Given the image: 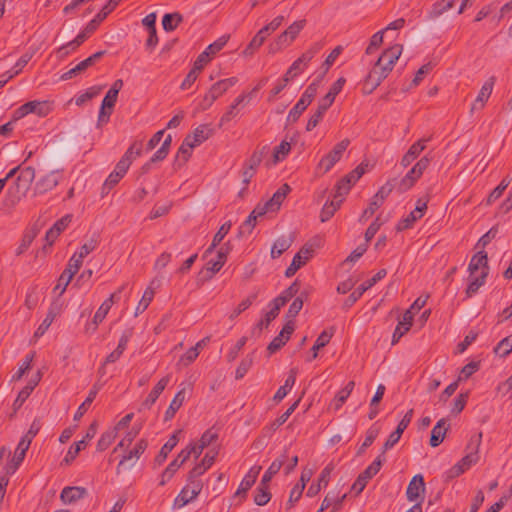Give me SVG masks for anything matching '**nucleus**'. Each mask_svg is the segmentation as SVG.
<instances>
[{
    "label": "nucleus",
    "instance_id": "4468645a",
    "mask_svg": "<svg viewBox=\"0 0 512 512\" xmlns=\"http://www.w3.org/2000/svg\"><path fill=\"white\" fill-rule=\"evenodd\" d=\"M61 309L62 304L59 302V300H54L48 309L45 319L42 321V323L35 331L34 337L38 338L44 335V333L48 330L54 319L60 314Z\"/></svg>",
    "mask_w": 512,
    "mask_h": 512
},
{
    "label": "nucleus",
    "instance_id": "f704fd0d",
    "mask_svg": "<svg viewBox=\"0 0 512 512\" xmlns=\"http://www.w3.org/2000/svg\"><path fill=\"white\" fill-rule=\"evenodd\" d=\"M300 399L296 400L283 414H281L274 422L265 427L263 431L266 435L274 433L281 425H283L298 407Z\"/></svg>",
    "mask_w": 512,
    "mask_h": 512
},
{
    "label": "nucleus",
    "instance_id": "ddd939ff",
    "mask_svg": "<svg viewBox=\"0 0 512 512\" xmlns=\"http://www.w3.org/2000/svg\"><path fill=\"white\" fill-rule=\"evenodd\" d=\"M230 251L228 243H225L217 251L216 260H209L206 266L207 276L206 279H211L225 264L227 255Z\"/></svg>",
    "mask_w": 512,
    "mask_h": 512
},
{
    "label": "nucleus",
    "instance_id": "4be33fe9",
    "mask_svg": "<svg viewBox=\"0 0 512 512\" xmlns=\"http://www.w3.org/2000/svg\"><path fill=\"white\" fill-rule=\"evenodd\" d=\"M87 495V489L80 486H67L63 488L60 499L64 504L74 503Z\"/></svg>",
    "mask_w": 512,
    "mask_h": 512
},
{
    "label": "nucleus",
    "instance_id": "5701e85b",
    "mask_svg": "<svg viewBox=\"0 0 512 512\" xmlns=\"http://www.w3.org/2000/svg\"><path fill=\"white\" fill-rule=\"evenodd\" d=\"M414 314L411 312V310H406L402 316V320H400L394 330V333L392 335V344L398 343L400 338L407 333L411 326L413 321Z\"/></svg>",
    "mask_w": 512,
    "mask_h": 512
},
{
    "label": "nucleus",
    "instance_id": "cd10ccee",
    "mask_svg": "<svg viewBox=\"0 0 512 512\" xmlns=\"http://www.w3.org/2000/svg\"><path fill=\"white\" fill-rule=\"evenodd\" d=\"M448 428L449 424L444 418L440 419L436 423L431 431V437L429 441L431 447H438L443 442Z\"/></svg>",
    "mask_w": 512,
    "mask_h": 512
},
{
    "label": "nucleus",
    "instance_id": "423d86ee",
    "mask_svg": "<svg viewBox=\"0 0 512 512\" xmlns=\"http://www.w3.org/2000/svg\"><path fill=\"white\" fill-rule=\"evenodd\" d=\"M386 275V269H380L372 278L363 282L344 301L343 309H349L363 295L364 292L373 287L378 281L382 280Z\"/></svg>",
    "mask_w": 512,
    "mask_h": 512
},
{
    "label": "nucleus",
    "instance_id": "c9c22d12",
    "mask_svg": "<svg viewBox=\"0 0 512 512\" xmlns=\"http://www.w3.org/2000/svg\"><path fill=\"white\" fill-rule=\"evenodd\" d=\"M214 134V129L207 124H201L193 130L191 141L195 146L200 145Z\"/></svg>",
    "mask_w": 512,
    "mask_h": 512
},
{
    "label": "nucleus",
    "instance_id": "7ed1b4c3",
    "mask_svg": "<svg viewBox=\"0 0 512 512\" xmlns=\"http://www.w3.org/2000/svg\"><path fill=\"white\" fill-rule=\"evenodd\" d=\"M123 80L117 79L112 84L111 88L106 93L102 100V104L99 111L98 123H107L112 110L117 102L118 94L123 87Z\"/></svg>",
    "mask_w": 512,
    "mask_h": 512
},
{
    "label": "nucleus",
    "instance_id": "f3484780",
    "mask_svg": "<svg viewBox=\"0 0 512 512\" xmlns=\"http://www.w3.org/2000/svg\"><path fill=\"white\" fill-rule=\"evenodd\" d=\"M217 455V452L208 451L206 452L204 458L202 459L201 463L197 464L195 467H193L187 477L188 482L197 481L196 479L205 473L207 469H209L212 464L215 461V457Z\"/></svg>",
    "mask_w": 512,
    "mask_h": 512
},
{
    "label": "nucleus",
    "instance_id": "4c0bfd02",
    "mask_svg": "<svg viewBox=\"0 0 512 512\" xmlns=\"http://www.w3.org/2000/svg\"><path fill=\"white\" fill-rule=\"evenodd\" d=\"M334 331L331 329L330 331L324 330L316 339L314 345L311 348V355L308 357L307 361H312L318 356L319 349L325 347L333 337Z\"/></svg>",
    "mask_w": 512,
    "mask_h": 512
},
{
    "label": "nucleus",
    "instance_id": "39448f33",
    "mask_svg": "<svg viewBox=\"0 0 512 512\" xmlns=\"http://www.w3.org/2000/svg\"><path fill=\"white\" fill-rule=\"evenodd\" d=\"M349 144L350 140L347 138L337 143L333 149L320 160L317 169L323 170V173L330 171L333 166L342 158L343 153Z\"/></svg>",
    "mask_w": 512,
    "mask_h": 512
},
{
    "label": "nucleus",
    "instance_id": "ea45409f",
    "mask_svg": "<svg viewBox=\"0 0 512 512\" xmlns=\"http://www.w3.org/2000/svg\"><path fill=\"white\" fill-rule=\"evenodd\" d=\"M260 469H261V467H258V469L256 471H253V469H251L245 475V477L242 479V481L235 493L236 496H240V495H243L244 497L246 496V493L248 492V490L251 489V487L255 484Z\"/></svg>",
    "mask_w": 512,
    "mask_h": 512
},
{
    "label": "nucleus",
    "instance_id": "338daca9",
    "mask_svg": "<svg viewBox=\"0 0 512 512\" xmlns=\"http://www.w3.org/2000/svg\"><path fill=\"white\" fill-rule=\"evenodd\" d=\"M307 107L308 105L298 100L297 103L293 106V108L289 111V114L286 119L287 123H295L300 118L301 114L307 109Z\"/></svg>",
    "mask_w": 512,
    "mask_h": 512
},
{
    "label": "nucleus",
    "instance_id": "393cba45",
    "mask_svg": "<svg viewBox=\"0 0 512 512\" xmlns=\"http://www.w3.org/2000/svg\"><path fill=\"white\" fill-rule=\"evenodd\" d=\"M430 140V138H422L412 144L408 151L404 154L401 159V165L403 167L409 166L425 149L426 143Z\"/></svg>",
    "mask_w": 512,
    "mask_h": 512
},
{
    "label": "nucleus",
    "instance_id": "6ab92c4d",
    "mask_svg": "<svg viewBox=\"0 0 512 512\" xmlns=\"http://www.w3.org/2000/svg\"><path fill=\"white\" fill-rule=\"evenodd\" d=\"M334 470V464L329 463L325 466V468L321 471L317 483H312L306 493L307 497H314L316 496L322 487H326L329 483L330 475L332 471Z\"/></svg>",
    "mask_w": 512,
    "mask_h": 512
},
{
    "label": "nucleus",
    "instance_id": "9b49d317",
    "mask_svg": "<svg viewBox=\"0 0 512 512\" xmlns=\"http://www.w3.org/2000/svg\"><path fill=\"white\" fill-rule=\"evenodd\" d=\"M313 253V248L307 245L303 246L292 259L290 266L285 271L286 277H292L298 269L307 263Z\"/></svg>",
    "mask_w": 512,
    "mask_h": 512
},
{
    "label": "nucleus",
    "instance_id": "a878e982",
    "mask_svg": "<svg viewBox=\"0 0 512 512\" xmlns=\"http://www.w3.org/2000/svg\"><path fill=\"white\" fill-rule=\"evenodd\" d=\"M147 447H148L147 440L146 439H140L136 443L135 447L132 450H130L127 454L123 455V457L121 458V460L119 461V463L117 465L116 473L117 474L121 473V469L124 467L125 463L128 460H131L132 458H135L136 460L139 459L140 456L145 452Z\"/></svg>",
    "mask_w": 512,
    "mask_h": 512
},
{
    "label": "nucleus",
    "instance_id": "13d9d810",
    "mask_svg": "<svg viewBox=\"0 0 512 512\" xmlns=\"http://www.w3.org/2000/svg\"><path fill=\"white\" fill-rule=\"evenodd\" d=\"M86 447V441L85 439H81L77 442H75L74 444H72L68 451H67V454L66 456L64 457L62 463H65V464H70L76 457L77 455L79 454V452L81 450H83L84 448Z\"/></svg>",
    "mask_w": 512,
    "mask_h": 512
},
{
    "label": "nucleus",
    "instance_id": "79ce46f5",
    "mask_svg": "<svg viewBox=\"0 0 512 512\" xmlns=\"http://www.w3.org/2000/svg\"><path fill=\"white\" fill-rule=\"evenodd\" d=\"M268 37L267 33L263 32V29L261 28L256 35L252 38L250 43L247 45V47L243 50L244 56H252L254 52L262 46L265 39Z\"/></svg>",
    "mask_w": 512,
    "mask_h": 512
},
{
    "label": "nucleus",
    "instance_id": "1a4fd4ad",
    "mask_svg": "<svg viewBox=\"0 0 512 512\" xmlns=\"http://www.w3.org/2000/svg\"><path fill=\"white\" fill-rule=\"evenodd\" d=\"M189 485L182 488L178 496L174 500V507L181 508L195 499L202 490L200 481L188 482Z\"/></svg>",
    "mask_w": 512,
    "mask_h": 512
},
{
    "label": "nucleus",
    "instance_id": "412c9836",
    "mask_svg": "<svg viewBox=\"0 0 512 512\" xmlns=\"http://www.w3.org/2000/svg\"><path fill=\"white\" fill-rule=\"evenodd\" d=\"M425 492V482L424 478L421 474H416L413 476L411 481L408 484L406 490L407 499L410 502L417 501L421 494Z\"/></svg>",
    "mask_w": 512,
    "mask_h": 512
},
{
    "label": "nucleus",
    "instance_id": "864d4df0",
    "mask_svg": "<svg viewBox=\"0 0 512 512\" xmlns=\"http://www.w3.org/2000/svg\"><path fill=\"white\" fill-rule=\"evenodd\" d=\"M29 446L30 444H28V440L22 438L20 439L12 459L14 469H17L19 465L23 462L26 452L29 449Z\"/></svg>",
    "mask_w": 512,
    "mask_h": 512
},
{
    "label": "nucleus",
    "instance_id": "603ef678",
    "mask_svg": "<svg viewBox=\"0 0 512 512\" xmlns=\"http://www.w3.org/2000/svg\"><path fill=\"white\" fill-rule=\"evenodd\" d=\"M110 309L111 306H109V303L103 302L96 311L92 323L87 326V330L91 329L92 331H95L98 325L105 319Z\"/></svg>",
    "mask_w": 512,
    "mask_h": 512
},
{
    "label": "nucleus",
    "instance_id": "e2e57ef3",
    "mask_svg": "<svg viewBox=\"0 0 512 512\" xmlns=\"http://www.w3.org/2000/svg\"><path fill=\"white\" fill-rule=\"evenodd\" d=\"M98 246V241L96 238H91L87 242H85L81 247L78 253L76 254V259H79V263L82 265L83 259L89 255L92 251L96 249Z\"/></svg>",
    "mask_w": 512,
    "mask_h": 512
},
{
    "label": "nucleus",
    "instance_id": "052dcab7",
    "mask_svg": "<svg viewBox=\"0 0 512 512\" xmlns=\"http://www.w3.org/2000/svg\"><path fill=\"white\" fill-rule=\"evenodd\" d=\"M102 91V86H92V87H89L83 94L79 95L76 97L75 99V103L77 106H81L83 105L85 102L93 99L94 97H96L97 95L100 94V92Z\"/></svg>",
    "mask_w": 512,
    "mask_h": 512
},
{
    "label": "nucleus",
    "instance_id": "7c9ffc66",
    "mask_svg": "<svg viewBox=\"0 0 512 512\" xmlns=\"http://www.w3.org/2000/svg\"><path fill=\"white\" fill-rule=\"evenodd\" d=\"M185 397H186V387H182L175 394L169 407L167 408L165 415H164V421H169L175 416L176 412L180 409L183 402L185 401Z\"/></svg>",
    "mask_w": 512,
    "mask_h": 512
},
{
    "label": "nucleus",
    "instance_id": "bb28decb",
    "mask_svg": "<svg viewBox=\"0 0 512 512\" xmlns=\"http://www.w3.org/2000/svg\"><path fill=\"white\" fill-rule=\"evenodd\" d=\"M306 25V20H298L293 22L285 31H283L279 37L280 42H285L288 46L297 38L299 33L303 30Z\"/></svg>",
    "mask_w": 512,
    "mask_h": 512
},
{
    "label": "nucleus",
    "instance_id": "f257e3e1",
    "mask_svg": "<svg viewBox=\"0 0 512 512\" xmlns=\"http://www.w3.org/2000/svg\"><path fill=\"white\" fill-rule=\"evenodd\" d=\"M402 50L403 46L401 44H395L383 51L367 76H371L373 79H378L379 77L380 85L393 70L395 63L401 56Z\"/></svg>",
    "mask_w": 512,
    "mask_h": 512
},
{
    "label": "nucleus",
    "instance_id": "680f3d73",
    "mask_svg": "<svg viewBox=\"0 0 512 512\" xmlns=\"http://www.w3.org/2000/svg\"><path fill=\"white\" fill-rule=\"evenodd\" d=\"M421 218L422 214H417L416 212L411 211L407 215V217L403 218L398 222V224L396 225V230L400 232L403 230L410 229L414 225V223Z\"/></svg>",
    "mask_w": 512,
    "mask_h": 512
},
{
    "label": "nucleus",
    "instance_id": "e433bc0d",
    "mask_svg": "<svg viewBox=\"0 0 512 512\" xmlns=\"http://www.w3.org/2000/svg\"><path fill=\"white\" fill-rule=\"evenodd\" d=\"M297 369L292 368L289 372L287 379L285 380L284 385L280 386L274 395V400L276 402H280L284 399V397L288 394V392L292 389L296 382Z\"/></svg>",
    "mask_w": 512,
    "mask_h": 512
},
{
    "label": "nucleus",
    "instance_id": "c03bdc74",
    "mask_svg": "<svg viewBox=\"0 0 512 512\" xmlns=\"http://www.w3.org/2000/svg\"><path fill=\"white\" fill-rule=\"evenodd\" d=\"M183 21V16L178 13H166L162 18V26L166 32L174 31Z\"/></svg>",
    "mask_w": 512,
    "mask_h": 512
},
{
    "label": "nucleus",
    "instance_id": "de8ad7c7",
    "mask_svg": "<svg viewBox=\"0 0 512 512\" xmlns=\"http://www.w3.org/2000/svg\"><path fill=\"white\" fill-rule=\"evenodd\" d=\"M342 199L336 200L333 198L330 202H326L320 213L321 222H326L333 217L335 212L340 208Z\"/></svg>",
    "mask_w": 512,
    "mask_h": 512
},
{
    "label": "nucleus",
    "instance_id": "8fccbe9b",
    "mask_svg": "<svg viewBox=\"0 0 512 512\" xmlns=\"http://www.w3.org/2000/svg\"><path fill=\"white\" fill-rule=\"evenodd\" d=\"M321 79H322V76H319L311 84H309L307 86V88L305 89V91L302 93L299 100L309 106L312 103V101L314 100L315 96L317 95V91H318Z\"/></svg>",
    "mask_w": 512,
    "mask_h": 512
},
{
    "label": "nucleus",
    "instance_id": "c85d7f7f",
    "mask_svg": "<svg viewBox=\"0 0 512 512\" xmlns=\"http://www.w3.org/2000/svg\"><path fill=\"white\" fill-rule=\"evenodd\" d=\"M122 0H109L90 21L88 31L96 30L100 23L119 5Z\"/></svg>",
    "mask_w": 512,
    "mask_h": 512
},
{
    "label": "nucleus",
    "instance_id": "c756f323",
    "mask_svg": "<svg viewBox=\"0 0 512 512\" xmlns=\"http://www.w3.org/2000/svg\"><path fill=\"white\" fill-rule=\"evenodd\" d=\"M181 430L176 431L171 437L167 440V442L161 447L158 455L154 459L155 465H162L167 459L168 454L174 449V447L178 444L179 438L178 434Z\"/></svg>",
    "mask_w": 512,
    "mask_h": 512
},
{
    "label": "nucleus",
    "instance_id": "4d7b16f0",
    "mask_svg": "<svg viewBox=\"0 0 512 512\" xmlns=\"http://www.w3.org/2000/svg\"><path fill=\"white\" fill-rule=\"evenodd\" d=\"M155 283L156 280H153L151 285L144 291L143 296L136 307V314L143 313L148 308L154 297V290L151 286H153Z\"/></svg>",
    "mask_w": 512,
    "mask_h": 512
},
{
    "label": "nucleus",
    "instance_id": "2f4dec72",
    "mask_svg": "<svg viewBox=\"0 0 512 512\" xmlns=\"http://www.w3.org/2000/svg\"><path fill=\"white\" fill-rule=\"evenodd\" d=\"M237 82V77H230L219 80L211 86L208 93L212 95L215 100H217L221 95H223L230 87L234 86Z\"/></svg>",
    "mask_w": 512,
    "mask_h": 512
},
{
    "label": "nucleus",
    "instance_id": "5fc2aeb1",
    "mask_svg": "<svg viewBox=\"0 0 512 512\" xmlns=\"http://www.w3.org/2000/svg\"><path fill=\"white\" fill-rule=\"evenodd\" d=\"M267 149V146H263L261 149L255 150L243 166L251 168V170L256 172L257 167L261 164L264 155L267 153Z\"/></svg>",
    "mask_w": 512,
    "mask_h": 512
},
{
    "label": "nucleus",
    "instance_id": "69168bd1",
    "mask_svg": "<svg viewBox=\"0 0 512 512\" xmlns=\"http://www.w3.org/2000/svg\"><path fill=\"white\" fill-rule=\"evenodd\" d=\"M480 369V362L479 361H471L468 364H466L462 369L458 376L457 381H465L468 378H470L474 373H476Z\"/></svg>",
    "mask_w": 512,
    "mask_h": 512
},
{
    "label": "nucleus",
    "instance_id": "0eeeda50",
    "mask_svg": "<svg viewBox=\"0 0 512 512\" xmlns=\"http://www.w3.org/2000/svg\"><path fill=\"white\" fill-rule=\"evenodd\" d=\"M320 43H314L308 50H306L300 57H298L288 69V74L300 75L307 67L310 61L321 50Z\"/></svg>",
    "mask_w": 512,
    "mask_h": 512
},
{
    "label": "nucleus",
    "instance_id": "6e6552de",
    "mask_svg": "<svg viewBox=\"0 0 512 512\" xmlns=\"http://www.w3.org/2000/svg\"><path fill=\"white\" fill-rule=\"evenodd\" d=\"M81 264L79 263V259H76V254H73L69 259L67 267L61 273L58 284L55 287V290L60 289L59 296H61L65 291L69 283L71 282L74 275L79 271Z\"/></svg>",
    "mask_w": 512,
    "mask_h": 512
},
{
    "label": "nucleus",
    "instance_id": "aec40b11",
    "mask_svg": "<svg viewBox=\"0 0 512 512\" xmlns=\"http://www.w3.org/2000/svg\"><path fill=\"white\" fill-rule=\"evenodd\" d=\"M42 377V374L40 371H38L33 377L29 380L27 385L18 393L17 398L15 399L13 403V407L15 410H18L23 403L27 400V398L30 396L32 391L35 389V387L38 385Z\"/></svg>",
    "mask_w": 512,
    "mask_h": 512
},
{
    "label": "nucleus",
    "instance_id": "6e6d98bb",
    "mask_svg": "<svg viewBox=\"0 0 512 512\" xmlns=\"http://www.w3.org/2000/svg\"><path fill=\"white\" fill-rule=\"evenodd\" d=\"M117 433L116 430L110 429L102 433L100 436L96 449L99 452L105 451L116 439Z\"/></svg>",
    "mask_w": 512,
    "mask_h": 512
},
{
    "label": "nucleus",
    "instance_id": "20e7f679",
    "mask_svg": "<svg viewBox=\"0 0 512 512\" xmlns=\"http://www.w3.org/2000/svg\"><path fill=\"white\" fill-rule=\"evenodd\" d=\"M51 110L52 108L48 101H28L14 111V120H19L28 114H36L39 117H45Z\"/></svg>",
    "mask_w": 512,
    "mask_h": 512
},
{
    "label": "nucleus",
    "instance_id": "b1692460",
    "mask_svg": "<svg viewBox=\"0 0 512 512\" xmlns=\"http://www.w3.org/2000/svg\"><path fill=\"white\" fill-rule=\"evenodd\" d=\"M458 0H439L436 1L431 8L428 10L426 19L428 21H434L443 15L445 12L454 7Z\"/></svg>",
    "mask_w": 512,
    "mask_h": 512
},
{
    "label": "nucleus",
    "instance_id": "473e14b6",
    "mask_svg": "<svg viewBox=\"0 0 512 512\" xmlns=\"http://www.w3.org/2000/svg\"><path fill=\"white\" fill-rule=\"evenodd\" d=\"M169 383V377L165 376L161 378L158 383L154 386V388L151 390V392L148 394L147 398L142 403V406L150 409L151 406L156 402L160 394L164 391L166 386Z\"/></svg>",
    "mask_w": 512,
    "mask_h": 512
},
{
    "label": "nucleus",
    "instance_id": "37998d69",
    "mask_svg": "<svg viewBox=\"0 0 512 512\" xmlns=\"http://www.w3.org/2000/svg\"><path fill=\"white\" fill-rule=\"evenodd\" d=\"M487 276H488L487 271L481 272L480 275H478V276L477 275H474L473 277L469 276L470 282L465 291L466 296L472 297L475 293H477L479 288L485 284Z\"/></svg>",
    "mask_w": 512,
    "mask_h": 512
},
{
    "label": "nucleus",
    "instance_id": "58836bf2",
    "mask_svg": "<svg viewBox=\"0 0 512 512\" xmlns=\"http://www.w3.org/2000/svg\"><path fill=\"white\" fill-rule=\"evenodd\" d=\"M293 243L292 236H281L279 237L271 248V258L276 259L280 257L285 251H287Z\"/></svg>",
    "mask_w": 512,
    "mask_h": 512
},
{
    "label": "nucleus",
    "instance_id": "a19ab883",
    "mask_svg": "<svg viewBox=\"0 0 512 512\" xmlns=\"http://www.w3.org/2000/svg\"><path fill=\"white\" fill-rule=\"evenodd\" d=\"M291 191L290 186L285 183L280 188L277 189V191L272 195V197L267 200L268 204L272 208L273 211H277L280 209V206L284 199L286 198L287 194Z\"/></svg>",
    "mask_w": 512,
    "mask_h": 512
},
{
    "label": "nucleus",
    "instance_id": "f8f14e48",
    "mask_svg": "<svg viewBox=\"0 0 512 512\" xmlns=\"http://www.w3.org/2000/svg\"><path fill=\"white\" fill-rule=\"evenodd\" d=\"M61 179V173L59 171H51L45 176L41 177L34 186L36 194H45L48 191L54 189Z\"/></svg>",
    "mask_w": 512,
    "mask_h": 512
},
{
    "label": "nucleus",
    "instance_id": "72a5a7b5",
    "mask_svg": "<svg viewBox=\"0 0 512 512\" xmlns=\"http://www.w3.org/2000/svg\"><path fill=\"white\" fill-rule=\"evenodd\" d=\"M194 147L196 146L191 141V135H187L178 149L174 165L181 166L186 163L190 158L192 153L191 151Z\"/></svg>",
    "mask_w": 512,
    "mask_h": 512
},
{
    "label": "nucleus",
    "instance_id": "3c124183",
    "mask_svg": "<svg viewBox=\"0 0 512 512\" xmlns=\"http://www.w3.org/2000/svg\"><path fill=\"white\" fill-rule=\"evenodd\" d=\"M380 432V428L376 427V425H372L367 431H366V437L364 442L361 444V446L357 450V456H361L368 447H370L375 439L377 438L378 434Z\"/></svg>",
    "mask_w": 512,
    "mask_h": 512
},
{
    "label": "nucleus",
    "instance_id": "774afa93",
    "mask_svg": "<svg viewBox=\"0 0 512 512\" xmlns=\"http://www.w3.org/2000/svg\"><path fill=\"white\" fill-rule=\"evenodd\" d=\"M501 357H506L512 352V335L502 339L494 349Z\"/></svg>",
    "mask_w": 512,
    "mask_h": 512
},
{
    "label": "nucleus",
    "instance_id": "2eb2a0df",
    "mask_svg": "<svg viewBox=\"0 0 512 512\" xmlns=\"http://www.w3.org/2000/svg\"><path fill=\"white\" fill-rule=\"evenodd\" d=\"M495 82H496L495 76H491L485 81V83L482 85V87L480 89V92H479L477 98L475 99V101L473 102V104L471 106V112H473L475 110H481L485 106V103L488 101V99L493 91Z\"/></svg>",
    "mask_w": 512,
    "mask_h": 512
},
{
    "label": "nucleus",
    "instance_id": "f03ea898",
    "mask_svg": "<svg viewBox=\"0 0 512 512\" xmlns=\"http://www.w3.org/2000/svg\"><path fill=\"white\" fill-rule=\"evenodd\" d=\"M482 433L471 437L467 449L468 454L464 456L459 462H457L450 470V477H458L463 474L472 464L477 463L479 460V447L481 445Z\"/></svg>",
    "mask_w": 512,
    "mask_h": 512
},
{
    "label": "nucleus",
    "instance_id": "09e8293b",
    "mask_svg": "<svg viewBox=\"0 0 512 512\" xmlns=\"http://www.w3.org/2000/svg\"><path fill=\"white\" fill-rule=\"evenodd\" d=\"M285 458L286 456L283 455L282 458L275 459L264 473L260 483L269 485V482L271 481L272 477L275 474H277L281 467L283 466Z\"/></svg>",
    "mask_w": 512,
    "mask_h": 512
},
{
    "label": "nucleus",
    "instance_id": "9d476101",
    "mask_svg": "<svg viewBox=\"0 0 512 512\" xmlns=\"http://www.w3.org/2000/svg\"><path fill=\"white\" fill-rule=\"evenodd\" d=\"M295 324L291 320L287 321L279 335L276 336L267 346L269 354H273L280 350L286 342L290 339V336L294 332Z\"/></svg>",
    "mask_w": 512,
    "mask_h": 512
},
{
    "label": "nucleus",
    "instance_id": "bf43d9fd",
    "mask_svg": "<svg viewBox=\"0 0 512 512\" xmlns=\"http://www.w3.org/2000/svg\"><path fill=\"white\" fill-rule=\"evenodd\" d=\"M372 478L373 476L371 474H367V470L365 469L358 475L351 487V490L355 492L356 496L359 495L366 487L368 481Z\"/></svg>",
    "mask_w": 512,
    "mask_h": 512
},
{
    "label": "nucleus",
    "instance_id": "a211bd4d",
    "mask_svg": "<svg viewBox=\"0 0 512 512\" xmlns=\"http://www.w3.org/2000/svg\"><path fill=\"white\" fill-rule=\"evenodd\" d=\"M479 270L480 273L487 271V274H489L488 255L484 250H479L474 254L468 265L470 277L476 275Z\"/></svg>",
    "mask_w": 512,
    "mask_h": 512
},
{
    "label": "nucleus",
    "instance_id": "a18cd8bd",
    "mask_svg": "<svg viewBox=\"0 0 512 512\" xmlns=\"http://www.w3.org/2000/svg\"><path fill=\"white\" fill-rule=\"evenodd\" d=\"M98 391H99V387L97 385H94L91 388V390L88 393V396L86 397L84 402L78 407L76 413L74 414L75 421H78L83 417V415L86 413V411L88 410L91 403L94 401Z\"/></svg>",
    "mask_w": 512,
    "mask_h": 512
},
{
    "label": "nucleus",
    "instance_id": "dca6fc26",
    "mask_svg": "<svg viewBox=\"0 0 512 512\" xmlns=\"http://www.w3.org/2000/svg\"><path fill=\"white\" fill-rule=\"evenodd\" d=\"M30 187V183L23 182L17 177L15 183L11 185L7 190V199L10 204L15 205L18 203L23 197H25Z\"/></svg>",
    "mask_w": 512,
    "mask_h": 512
},
{
    "label": "nucleus",
    "instance_id": "0e129e2a",
    "mask_svg": "<svg viewBox=\"0 0 512 512\" xmlns=\"http://www.w3.org/2000/svg\"><path fill=\"white\" fill-rule=\"evenodd\" d=\"M229 40V35H222L216 41L211 43L204 50L208 55L213 58L223 47L227 44Z\"/></svg>",
    "mask_w": 512,
    "mask_h": 512
},
{
    "label": "nucleus",
    "instance_id": "49530a36",
    "mask_svg": "<svg viewBox=\"0 0 512 512\" xmlns=\"http://www.w3.org/2000/svg\"><path fill=\"white\" fill-rule=\"evenodd\" d=\"M271 499V493L269 491V485L259 483L255 489L254 503L258 506L266 505Z\"/></svg>",
    "mask_w": 512,
    "mask_h": 512
}]
</instances>
